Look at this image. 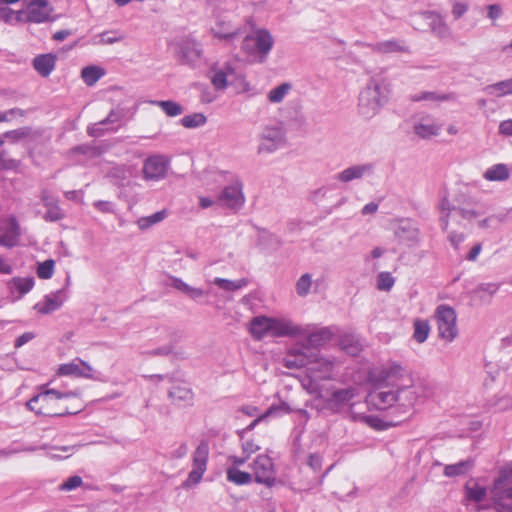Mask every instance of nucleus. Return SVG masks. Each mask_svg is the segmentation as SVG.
<instances>
[{
    "label": "nucleus",
    "mask_w": 512,
    "mask_h": 512,
    "mask_svg": "<svg viewBox=\"0 0 512 512\" xmlns=\"http://www.w3.org/2000/svg\"><path fill=\"white\" fill-rule=\"evenodd\" d=\"M233 175L225 171H211L207 173V180L214 181L218 185L228 180H232V184L226 186L220 193H217L219 206L231 210H239L245 202L243 187L238 179H233Z\"/></svg>",
    "instance_id": "obj_6"
},
{
    "label": "nucleus",
    "mask_w": 512,
    "mask_h": 512,
    "mask_svg": "<svg viewBox=\"0 0 512 512\" xmlns=\"http://www.w3.org/2000/svg\"><path fill=\"white\" fill-rule=\"evenodd\" d=\"M284 365L289 368L307 366L308 374L301 381L303 388L309 394H315L324 399L318 380H333L336 377V368L340 362L335 358H327L313 354L308 346L293 347L284 358Z\"/></svg>",
    "instance_id": "obj_2"
},
{
    "label": "nucleus",
    "mask_w": 512,
    "mask_h": 512,
    "mask_svg": "<svg viewBox=\"0 0 512 512\" xmlns=\"http://www.w3.org/2000/svg\"><path fill=\"white\" fill-rule=\"evenodd\" d=\"M213 283L217 285L220 289L226 291H235L243 288L246 285V281L244 279L240 280H228L224 278L216 277L213 280Z\"/></svg>",
    "instance_id": "obj_52"
},
{
    "label": "nucleus",
    "mask_w": 512,
    "mask_h": 512,
    "mask_svg": "<svg viewBox=\"0 0 512 512\" xmlns=\"http://www.w3.org/2000/svg\"><path fill=\"white\" fill-rule=\"evenodd\" d=\"M372 49L378 53H408L409 47L402 40H386L378 42L372 46Z\"/></svg>",
    "instance_id": "obj_31"
},
{
    "label": "nucleus",
    "mask_w": 512,
    "mask_h": 512,
    "mask_svg": "<svg viewBox=\"0 0 512 512\" xmlns=\"http://www.w3.org/2000/svg\"><path fill=\"white\" fill-rule=\"evenodd\" d=\"M55 262L52 259L45 260L44 262L38 263L37 276L40 279H50L54 274Z\"/></svg>",
    "instance_id": "obj_54"
},
{
    "label": "nucleus",
    "mask_w": 512,
    "mask_h": 512,
    "mask_svg": "<svg viewBox=\"0 0 512 512\" xmlns=\"http://www.w3.org/2000/svg\"><path fill=\"white\" fill-rule=\"evenodd\" d=\"M374 173V165L372 163H362L349 166L335 175V179L341 183H350L360 180L364 177L371 176Z\"/></svg>",
    "instance_id": "obj_22"
},
{
    "label": "nucleus",
    "mask_w": 512,
    "mask_h": 512,
    "mask_svg": "<svg viewBox=\"0 0 512 512\" xmlns=\"http://www.w3.org/2000/svg\"><path fill=\"white\" fill-rule=\"evenodd\" d=\"M248 331L254 340L265 338L296 337L306 334V330L285 317H253L248 324Z\"/></svg>",
    "instance_id": "obj_4"
},
{
    "label": "nucleus",
    "mask_w": 512,
    "mask_h": 512,
    "mask_svg": "<svg viewBox=\"0 0 512 512\" xmlns=\"http://www.w3.org/2000/svg\"><path fill=\"white\" fill-rule=\"evenodd\" d=\"M489 500L498 512H512V464L499 470L489 488Z\"/></svg>",
    "instance_id": "obj_7"
},
{
    "label": "nucleus",
    "mask_w": 512,
    "mask_h": 512,
    "mask_svg": "<svg viewBox=\"0 0 512 512\" xmlns=\"http://www.w3.org/2000/svg\"><path fill=\"white\" fill-rule=\"evenodd\" d=\"M473 467V461L463 460L454 464L446 465L444 468V475L447 477H456L465 475L468 473Z\"/></svg>",
    "instance_id": "obj_40"
},
{
    "label": "nucleus",
    "mask_w": 512,
    "mask_h": 512,
    "mask_svg": "<svg viewBox=\"0 0 512 512\" xmlns=\"http://www.w3.org/2000/svg\"><path fill=\"white\" fill-rule=\"evenodd\" d=\"M441 130V125L436 123L431 117H423L414 124V132L421 138L436 136Z\"/></svg>",
    "instance_id": "obj_29"
},
{
    "label": "nucleus",
    "mask_w": 512,
    "mask_h": 512,
    "mask_svg": "<svg viewBox=\"0 0 512 512\" xmlns=\"http://www.w3.org/2000/svg\"><path fill=\"white\" fill-rule=\"evenodd\" d=\"M413 328V339L417 343H424L431 331L429 322L424 319H416L413 323Z\"/></svg>",
    "instance_id": "obj_45"
},
{
    "label": "nucleus",
    "mask_w": 512,
    "mask_h": 512,
    "mask_svg": "<svg viewBox=\"0 0 512 512\" xmlns=\"http://www.w3.org/2000/svg\"><path fill=\"white\" fill-rule=\"evenodd\" d=\"M57 372L61 376L81 377L96 381L103 380L100 372L95 371L87 362L80 358H76L69 363L61 364Z\"/></svg>",
    "instance_id": "obj_16"
},
{
    "label": "nucleus",
    "mask_w": 512,
    "mask_h": 512,
    "mask_svg": "<svg viewBox=\"0 0 512 512\" xmlns=\"http://www.w3.org/2000/svg\"><path fill=\"white\" fill-rule=\"evenodd\" d=\"M359 396V388L350 386L346 388L334 389L331 394L325 398L326 407L333 413L341 412L345 407L349 406L351 416L353 417L354 400Z\"/></svg>",
    "instance_id": "obj_14"
},
{
    "label": "nucleus",
    "mask_w": 512,
    "mask_h": 512,
    "mask_svg": "<svg viewBox=\"0 0 512 512\" xmlns=\"http://www.w3.org/2000/svg\"><path fill=\"white\" fill-rule=\"evenodd\" d=\"M199 205L203 209H207L215 205L219 206L217 193H214L213 195L209 196H199Z\"/></svg>",
    "instance_id": "obj_58"
},
{
    "label": "nucleus",
    "mask_w": 512,
    "mask_h": 512,
    "mask_svg": "<svg viewBox=\"0 0 512 512\" xmlns=\"http://www.w3.org/2000/svg\"><path fill=\"white\" fill-rule=\"evenodd\" d=\"M178 53L186 64L195 65L202 56V49L198 42L186 38L179 43Z\"/></svg>",
    "instance_id": "obj_25"
},
{
    "label": "nucleus",
    "mask_w": 512,
    "mask_h": 512,
    "mask_svg": "<svg viewBox=\"0 0 512 512\" xmlns=\"http://www.w3.org/2000/svg\"><path fill=\"white\" fill-rule=\"evenodd\" d=\"M448 241L455 248L458 249L460 244L465 240V235L463 233L450 231L448 232Z\"/></svg>",
    "instance_id": "obj_62"
},
{
    "label": "nucleus",
    "mask_w": 512,
    "mask_h": 512,
    "mask_svg": "<svg viewBox=\"0 0 512 512\" xmlns=\"http://www.w3.org/2000/svg\"><path fill=\"white\" fill-rule=\"evenodd\" d=\"M390 96L389 84L381 76L370 78L359 94L358 110L365 119L374 117L387 103Z\"/></svg>",
    "instance_id": "obj_5"
},
{
    "label": "nucleus",
    "mask_w": 512,
    "mask_h": 512,
    "mask_svg": "<svg viewBox=\"0 0 512 512\" xmlns=\"http://www.w3.org/2000/svg\"><path fill=\"white\" fill-rule=\"evenodd\" d=\"M253 479L259 484L271 486L275 481L274 466L271 458L267 455H258L251 464Z\"/></svg>",
    "instance_id": "obj_17"
},
{
    "label": "nucleus",
    "mask_w": 512,
    "mask_h": 512,
    "mask_svg": "<svg viewBox=\"0 0 512 512\" xmlns=\"http://www.w3.org/2000/svg\"><path fill=\"white\" fill-rule=\"evenodd\" d=\"M35 285L33 277H13L7 282V287L14 300L21 299L24 295L29 293Z\"/></svg>",
    "instance_id": "obj_26"
},
{
    "label": "nucleus",
    "mask_w": 512,
    "mask_h": 512,
    "mask_svg": "<svg viewBox=\"0 0 512 512\" xmlns=\"http://www.w3.org/2000/svg\"><path fill=\"white\" fill-rule=\"evenodd\" d=\"M180 122L183 127L194 129L204 126L207 122V117L203 113H192L184 116Z\"/></svg>",
    "instance_id": "obj_49"
},
{
    "label": "nucleus",
    "mask_w": 512,
    "mask_h": 512,
    "mask_svg": "<svg viewBox=\"0 0 512 512\" xmlns=\"http://www.w3.org/2000/svg\"><path fill=\"white\" fill-rule=\"evenodd\" d=\"M292 90V85L290 83H282L274 88H272L267 93V100L271 104H279L281 103L285 97L290 93Z\"/></svg>",
    "instance_id": "obj_44"
},
{
    "label": "nucleus",
    "mask_w": 512,
    "mask_h": 512,
    "mask_svg": "<svg viewBox=\"0 0 512 512\" xmlns=\"http://www.w3.org/2000/svg\"><path fill=\"white\" fill-rule=\"evenodd\" d=\"M227 481L238 485H248L253 482V475L238 468H225Z\"/></svg>",
    "instance_id": "obj_35"
},
{
    "label": "nucleus",
    "mask_w": 512,
    "mask_h": 512,
    "mask_svg": "<svg viewBox=\"0 0 512 512\" xmlns=\"http://www.w3.org/2000/svg\"><path fill=\"white\" fill-rule=\"evenodd\" d=\"M63 217V213L59 206H53L51 208H47V213L45 214L44 218L47 221H57L60 220Z\"/></svg>",
    "instance_id": "obj_61"
},
{
    "label": "nucleus",
    "mask_w": 512,
    "mask_h": 512,
    "mask_svg": "<svg viewBox=\"0 0 512 512\" xmlns=\"http://www.w3.org/2000/svg\"><path fill=\"white\" fill-rule=\"evenodd\" d=\"M274 46V38L266 29H256L242 42V50L258 62H264Z\"/></svg>",
    "instance_id": "obj_8"
},
{
    "label": "nucleus",
    "mask_w": 512,
    "mask_h": 512,
    "mask_svg": "<svg viewBox=\"0 0 512 512\" xmlns=\"http://www.w3.org/2000/svg\"><path fill=\"white\" fill-rule=\"evenodd\" d=\"M214 37L218 39L230 40L238 35L239 28L232 24L227 17L217 16L215 25L211 29Z\"/></svg>",
    "instance_id": "obj_27"
},
{
    "label": "nucleus",
    "mask_w": 512,
    "mask_h": 512,
    "mask_svg": "<svg viewBox=\"0 0 512 512\" xmlns=\"http://www.w3.org/2000/svg\"><path fill=\"white\" fill-rule=\"evenodd\" d=\"M75 396L73 392H59L55 389H47L35 395L27 402L29 410L34 411L36 414L41 415H62L64 412H54L52 406L54 403L61 399H66Z\"/></svg>",
    "instance_id": "obj_9"
},
{
    "label": "nucleus",
    "mask_w": 512,
    "mask_h": 512,
    "mask_svg": "<svg viewBox=\"0 0 512 512\" xmlns=\"http://www.w3.org/2000/svg\"><path fill=\"white\" fill-rule=\"evenodd\" d=\"M56 56L53 54L38 55L33 60L34 69L43 77L51 74L55 67Z\"/></svg>",
    "instance_id": "obj_32"
},
{
    "label": "nucleus",
    "mask_w": 512,
    "mask_h": 512,
    "mask_svg": "<svg viewBox=\"0 0 512 512\" xmlns=\"http://www.w3.org/2000/svg\"><path fill=\"white\" fill-rule=\"evenodd\" d=\"M394 283L395 279L390 272H381L377 275L376 286L381 291H390Z\"/></svg>",
    "instance_id": "obj_53"
},
{
    "label": "nucleus",
    "mask_w": 512,
    "mask_h": 512,
    "mask_svg": "<svg viewBox=\"0 0 512 512\" xmlns=\"http://www.w3.org/2000/svg\"><path fill=\"white\" fill-rule=\"evenodd\" d=\"M435 320L439 338L447 343L453 342L458 336L455 310L445 304L439 305L435 310Z\"/></svg>",
    "instance_id": "obj_10"
},
{
    "label": "nucleus",
    "mask_w": 512,
    "mask_h": 512,
    "mask_svg": "<svg viewBox=\"0 0 512 512\" xmlns=\"http://www.w3.org/2000/svg\"><path fill=\"white\" fill-rule=\"evenodd\" d=\"M307 465L315 472L320 470L322 466V457L319 454H311L308 457Z\"/></svg>",
    "instance_id": "obj_64"
},
{
    "label": "nucleus",
    "mask_w": 512,
    "mask_h": 512,
    "mask_svg": "<svg viewBox=\"0 0 512 512\" xmlns=\"http://www.w3.org/2000/svg\"><path fill=\"white\" fill-rule=\"evenodd\" d=\"M216 98V94L208 86H205L201 91L200 100L202 103H212L216 100Z\"/></svg>",
    "instance_id": "obj_63"
},
{
    "label": "nucleus",
    "mask_w": 512,
    "mask_h": 512,
    "mask_svg": "<svg viewBox=\"0 0 512 512\" xmlns=\"http://www.w3.org/2000/svg\"><path fill=\"white\" fill-rule=\"evenodd\" d=\"M105 73L106 72L104 68L96 65H89L82 69L81 77L86 85L93 86L100 78L105 75Z\"/></svg>",
    "instance_id": "obj_39"
},
{
    "label": "nucleus",
    "mask_w": 512,
    "mask_h": 512,
    "mask_svg": "<svg viewBox=\"0 0 512 512\" xmlns=\"http://www.w3.org/2000/svg\"><path fill=\"white\" fill-rule=\"evenodd\" d=\"M440 212V226L444 231H447L449 226V218L450 216H461L463 219L471 220L476 216L475 212L472 210H457L454 207H451L449 200L446 197L441 199V202L438 206Z\"/></svg>",
    "instance_id": "obj_23"
},
{
    "label": "nucleus",
    "mask_w": 512,
    "mask_h": 512,
    "mask_svg": "<svg viewBox=\"0 0 512 512\" xmlns=\"http://www.w3.org/2000/svg\"><path fill=\"white\" fill-rule=\"evenodd\" d=\"M249 459L248 456L243 455L237 456V455H229L226 459L225 468H238L240 469L246 461Z\"/></svg>",
    "instance_id": "obj_57"
},
{
    "label": "nucleus",
    "mask_w": 512,
    "mask_h": 512,
    "mask_svg": "<svg viewBox=\"0 0 512 512\" xmlns=\"http://www.w3.org/2000/svg\"><path fill=\"white\" fill-rule=\"evenodd\" d=\"M394 235L400 243L409 247L416 245L420 240V231L412 219H401L394 226Z\"/></svg>",
    "instance_id": "obj_20"
},
{
    "label": "nucleus",
    "mask_w": 512,
    "mask_h": 512,
    "mask_svg": "<svg viewBox=\"0 0 512 512\" xmlns=\"http://www.w3.org/2000/svg\"><path fill=\"white\" fill-rule=\"evenodd\" d=\"M208 78L217 91H224L231 87L236 94H243L251 89L242 68V61L238 57L213 63L209 68Z\"/></svg>",
    "instance_id": "obj_3"
},
{
    "label": "nucleus",
    "mask_w": 512,
    "mask_h": 512,
    "mask_svg": "<svg viewBox=\"0 0 512 512\" xmlns=\"http://www.w3.org/2000/svg\"><path fill=\"white\" fill-rule=\"evenodd\" d=\"M284 142L285 133L281 125H266L259 134L258 153L271 154L281 148Z\"/></svg>",
    "instance_id": "obj_15"
},
{
    "label": "nucleus",
    "mask_w": 512,
    "mask_h": 512,
    "mask_svg": "<svg viewBox=\"0 0 512 512\" xmlns=\"http://www.w3.org/2000/svg\"><path fill=\"white\" fill-rule=\"evenodd\" d=\"M489 498V490L474 481H469L465 485V500L467 506H479L486 498Z\"/></svg>",
    "instance_id": "obj_28"
},
{
    "label": "nucleus",
    "mask_w": 512,
    "mask_h": 512,
    "mask_svg": "<svg viewBox=\"0 0 512 512\" xmlns=\"http://www.w3.org/2000/svg\"><path fill=\"white\" fill-rule=\"evenodd\" d=\"M410 98L414 102L426 101L431 104H438L440 102L454 99V95L450 93H442L436 91H422L411 95Z\"/></svg>",
    "instance_id": "obj_33"
},
{
    "label": "nucleus",
    "mask_w": 512,
    "mask_h": 512,
    "mask_svg": "<svg viewBox=\"0 0 512 512\" xmlns=\"http://www.w3.org/2000/svg\"><path fill=\"white\" fill-rule=\"evenodd\" d=\"M209 444L207 441H201L193 453L192 470L189 472L187 479L183 482V487L189 489L196 486L202 480L207 470V462L209 458Z\"/></svg>",
    "instance_id": "obj_13"
},
{
    "label": "nucleus",
    "mask_w": 512,
    "mask_h": 512,
    "mask_svg": "<svg viewBox=\"0 0 512 512\" xmlns=\"http://www.w3.org/2000/svg\"><path fill=\"white\" fill-rule=\"evenodd\" d=\"M340 346L345 353L352 356L358 355L362 349L358 338L353 335L343 336L340 340Z\"/></svg>",
    "instance_id": "obj_47"
},
{
    "label": "nucleus",
    "mask_w": 512,
    "mask_h": 512,
    "mask_svg": "<svg viewBox=\"0 0 512 512\" xmlns=\"http://www.w3.org/2000/svg\"><path fill=\"white\" fill-rule=\"evenodd\" d=\"M151 104L160 107L162 111L169 117H176L181 115L184 111L182 105L172 100H155L151 101Z\"/></svg>",
    "instance_id": "obj_46"
},
{
    "label": "nucleus",
    "mask_w": 512,
    "mask_h": 512,
    "mask_svg": "<svg viewBox=\"0 0 512 512\" xmlns=\"http://www.w3.org/2000/svg\"><path fill=\"white\" fill-rule=\"evenodd\" d=\"M169 169V159L163 155H151L143 164L142 172L145 180L159 181L165 178Z\"/></svg>",
    "instance_id": "obj_18"
},
{
    "label": "nucleus",
    "mask_w": 512,
    "mask_h": 512,
    "mask_svg": "<svg viewBox=\"0 0 512 512\" xmlns=\"http://www.w3.org/2000/svg\"><path fill=\"white\" fill-rule=\"evenodd\" d=\"M21 228L14 216L7 217L0 224V246L13 248L19 245Z\"/></svg>",
    "instance_id": "obj_19"
},
{
    "label": "nucleus",
    "mask_w": 512,
    "mask_h": 512,
    "mask_svg": "<svg viewBox=\"0 0 512 512\" xmlns=\"http://www.w3.org/2000/svg\"><path fill=\"white\" fill-rule=\"evenodd\" d=\"M120 121V112L112 110L105 119L89 126L87 132L92 137H100L104 131H116L120 126Z\"/></svg>",
    "instance_id": "obj_24"
},
{
    "label": "nucleus",
    "mask_w": 512,
    "mask_h": 512,
    "mask_svg": "<svg viewBox=\"0 0 512 512\" xmlns=\"http://www.w3.org/2000/svg\"><path fill=\"white\" fill-rule=\"evenodd\" d=\"M498 133L504 137H512V119H506L499 123Z\"/></svg>",
    "instance_id": "obj_60"
},
{
    "label": "nucleus",
    "mask_w": 512,
    "mask_h": 512,
    "mask_svg": "<svg viewBox=\"0 0 512 512\" xmlns=\"http://www.w3.org/2000/svg\"><path fill=\"white\" fill-rule=\"evenodd\" d=\"M53 8L47 0H30L15 14L17 22L45 23L51 20Z\"/></svg>",
    "instance_id": "obj_11"
},
{
    "label": "nucleus",
    "mask_w": 512,
    "mask_h": 512,
    "mask_svg": "<svg viewBox=\"0 0 512 512\" xmlns=\"http://www.w3.org/2000/svg\"><path fill=\"white\" fill-rule=\"evenodd\" d=\"M82 484V478L80 476H72L68 478L63 484H61L60 489L65 491H72L78 488Z\"/></svg>",
    "instance_id": "obj_59"
},
{
    "label": "nucleus",
    "mask_w": 512,
    "mask_h": 512,
    "mask_svg": "<svg viewBox=\"0 0 512 512\" xmlns=\"http://www.w3.org/2000/svg\"><path fill=\"white\" fill-rule=\"evenodd\" d=\"M30 128L22 127L16 130L6 132L3 137L7 139H11L12 141H18L20 139L26 138L30 135Z\"/></svg>",
    "instance_id": "obj_56"
},
{
    "label": "nucleus",
    "mask_w": 512,
    "mask_h": 512,
    "mask_svg": "<svg viewBox=\"0 0 512 512\" xmlns=\"http://www.w3.org/2000/svg\"><path fill=\"white\" fill-rule=\"evenodd\" d=\"M490 95L503 97L512 94V78L497 82L487 87Z\"/></svg>",
    "instance_id": "obj_48"
},
{
    "label": "nucleus",
    "mask_w": 512,
    "mask_h": 512,
    "mask_svg": "<svg viewBox=\"0 0 512 512\" xmlns=\"http://www.w3.org/2000/svg\"><path fill=\"white\" fill-rule=\"evenodd\" d=\"M489 407L495 408L498 411L507 410L512 408V399L506 396H502L489 401Z\"/></svg>",
    "instance_id": "obj_55"
},
{
    "label": "nucleus",
    "mask_w": 512,
    "mask_h": 512,
    "mask_svg": "<svg viewBox=\"0 0 512 512\" xmlns=\"http://www.w3.org/2000/svg\"><path fill=\"white\" fill-rule=\"evenodd\" d=\"M166 217L165 211H158L152 215L141 217L137 221V225L141 230L150 228L151 226L163 221Z\"/></svg>",
    "instance_id": "obj_51"
},
{
    "label": "nucleus",
    "mask_w": 512,
    "mask_h": 512,
    "mask_svg": "<svg viewBox=\"0 0 512 512\" xmlns=\"http://www.w3.org/2000/svg\"><path fill=\"white\" fill-rule=\"evenodd\" d=\"M169 397L177 404H188L193 397L192 391L182 385L173 386L169 391Z\"/></svg>",
    "instance_id": "obj_43"
},
{
    "label": "nucleus",
    "mask_w": 512,
    "mask_h": 512,
    "mask_svg": "<svg viewBox=\"0 0 512 512\" xmlns=\"http://www.w3.org/2000/svg\"><path fill=\"white\" fill-rule=\"evenodd\" d=\"M317 285L318 281H313L312 275L305 273L297 280L295 290L298 296L306 297Z\"/></svg>",
    "instance_id": "obj_41"
},
{
    "label": "nucleus",
    "mask_w": 512,
    "mask_h": 512,
    "mask_svg": "<svg viewBox=\"0 0 512 512\" xmlns=\"http://www.w3.org/2000/svg\"><path fill=\"white\" fill-rule=\"evenodd\" d=\"M124 38V34L118 31H104L100 34L93 36L90 40V43L92 45L114 44L122 41Z\"/></svg>",
    "instance_id": "obj_38"
},
{
    "label": "nucleus",
    "mask_w": 512,
    "mask_h": 512,
    "mask_svg": "<svg viewBox=\"0 0 512 512\" xmlns=\"http://www.w3.org/2000/svg\"><path fill=\"white\" fill-rule=\"evenodd\" d=\"M306 330V334L298 335L297 337H307V341L312 346H318L326 342L331 337V331L328 328H321L311 332L309 326H301Z\"/></svg>",
    "instance_id": "obj_36"
},
{
    "label": "nucleus",
    "mask_w": 512,
    "mask_h": 512,
    "mask_svg": "<svg viewBox=\"0 0 512 512\" xmlns=\"http://www.w3.org/2000/svg\"><path fill=\"white\" fill-rule=\"evenodd\" d=\"M402 368L396 363L375 366L368 372L367 381L373 388L366 396V403L377 410H390L398 418L389 424L372 415L353 414L355 421L364 422L377 430H384L389 425H396L408 417L419 399L420 389L415 385H399L398 376Z\"/></svg>",
    "instance_id": "obj_1"
},
{
    "label": "nucleus",
    "mask_w": 512,
    "mask_h": 512,
    "mask_svg": "<svg viewBox=\"0 0 512 512\" xmlns=\"http://www.w3.org/2000/svg\"><path fill=\"white\" fill-rule=\"evenodd\" d=\"M510 174L508 165L498 163L488 167L483 173V177L487 181L503 182L509 179Z\"/></svg>",
    "instance_id": "obj_34"
},
{
    "label": "nucleus",
    "mask_w": 512,
    "mask_h": 512,
    "mask_svg": "<svg viewBox=\"0 0 512 512\" xmlns=\"http://www.w3.org/2000/svg\"><path fill=\"white\" fill-rule=\"evenodd\" d=\"M170 285L178 291L186 294L191 299L196 300L204 296L205 292L201 288H195L185 283L180 278L172 277Z\"/></svg>",
    "instance_id": "obj_37"
},
{
    "label": "nucleus",
    "mask_w": 512,
    "mask_h": 512,
    "mask_svg": "<svg viewBox=\"0 0 512 512\" xmlns=\"http://www.w3.org/2000/svg\"><path fill=\"white\" fill-rule=\"evenodd\" d=\"M68 299V292L65 288L51 292L43 297L42 300L34 305V310L38 313L47 315L58 310Z\"/></svg>",
    "instance_id": "obj_21"
},
{
    "label": "nucleus",
    "mask_w": 512,
    "mask_h": 512,
    "mask_svg": "<svg viewBox=\"0 0 512 512\" xmlns=\"http://www.w3.org/2000/svg\"><path fill=\"white\" fill-rule=\"evenodd\" d=\"M427 19L430 20L429 25L433 33H435L440 38H447L450 36V29L444 22L443 18L439 15L430 13L427 16Z\"/></svg>",
    "instance_id": "obj_42"
},
{
    "label": "nucleus",
    "mask_w": 512,
    "mask_h": 512,
    "mask_svg": "<svg viewBox=\"0 0 512 512\" xmlns=\"http://www.w3.org/2000/svg\"><path fill=\"white\" fill-rule=\"evenodd\" d=\"M99 150L90 145H80L70 151V156L75 163L85 165L90 159L99 156Z\"/></svg>",
    "instance_id": "obj_30"
},
{
    "label": "nucleus",
    "mask_w": 512,
    "mask_h": 512,
    "mask_svg": "<svg viewBox=\"0 0 512 512\" xmlns=\"http://www.w3.org/2000/svg\"><path fill=\"white\" fill-rule=\"evenodd\" d=\"M290 411L291 410L289 406L286 403H282L279 406H271L263 415L255 419L245 430L240 433L242 454L250 458L252 454L260 450L261 447L259 443L254 439V437L249 435V432L259 421L265 417L277 415L279 412L290 413Z\"/></svg>",
    "instance_id": "obj_12"
},
{
    "label": "nucleus",
    "mask_w": 512,
    "mask_h": 512,
    "mask_svg": "<svg viewBox=\"0 0 512 512\" xmlns=\"http://www.w3.org/2000/svg\"><path fill=\"white\" fill-rule=\"evenodd\" d=\"M129 175V169L123 165L113 166L108 173V177L118 186H122Z\"/></svg>",
    "instance_id": "obj_50"
}]
</instances>
